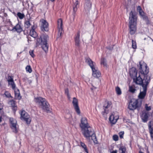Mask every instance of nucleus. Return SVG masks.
<instances>
[{"label":"nucleus","instance_id":"obj_1","mask_svg":"<svg viewBox=\"0 0 153 153\" xmlns=\"http://www.w3.org/2000/svg\"><path fill=\"white\" fill-rule=\"evenodd\" d=\"M129 33L132 35L135 33L137 30V17L135 12L131 11L129 13Z\"/></svg>","mask_w":153,"mask_h":153},{"label":"nucleus","instance_id":"obj_2","mask_svg":"<svg viewBox=\"0 0 153 153\" xmlns=\"http://www.w3.org/2000/svg\"><path fill=\"white\" fill-rule=\"evenodd\" d=\"M82 133L84 137L87 139H91L94 143H97V141L94 131L90 126L84 129H82Z\"/></svg>","mask_w":153,"mask_h":153},{"label":"nucleus","instance_id":"obj_3","mask_svg":"<svg viewBox=\"0 0 153 153\" xmlns=\"http://www.w3.org/2000/svg\"><path fill=\"white\" fill-rule=\"evenodd\" d=\"M35 101L42 109L47 113L51 112V109L50 108L49 104L45 99L41 97H37L35 98Z\"/></svg>","mask_w":153,"mask_h":153},{"label":"nucleus","instance_id":"obj_4","mask_svg":"<svg viewBox=\"0 0 153 153\" xmlns=\"http://www.w3.org/2000/svg\"><path fill=\"white\" fill-rule=\"evenodd\" d=\"M49 36L47 34H43L40 37L37 39L36 45H41L42 48L46 52L48 51V45L47 42L49 40Z\"/></svg>","mask_w":153,"mask_h":153},{"label":"nucleus","instance_id":"obj_5","mask_svg":"<svg viewBox=\"0 0 153 153\" xmlns=\"http://www.w3.org/2000/svg\"><path fill=\"white\" fill-rule=\"evenodd\" d=\"M85 62L87 63L91 68L92 72V75L95 77L99 78L101 75V73L94 66L93 62L89 57L85 58Z\"/></svg>","mask_w":153,"mask_h":153},{"label":"nucleus","instance_id":"obj_6","mask_svg":"<svg viewBox=\"0 0 153 153\" xmlns=\"http://www.w3.org/2000/svg\"><path fill=\"white\" fill-rule=\"evenodd\" d=\"M138 68L139 70V72L145 76H147V74L149 72V68L147 64L144 63L141 64L139 62V65H137Z\"/></svg>","mask_w":153,"mask_h":153},{"label":"nucleus","instance_id":"obj_7","mask_svg":"<svg viewBox=\"0 0 153 153\" xmlns=\"http://www.w3.org/2000/svg\"><path fill=\"white\" fill-rule=\"evenodd\" d=\"M150 80V77H148V76H145L143 79L140 77V75H139L138 76H137L135 78L134 80V81L135 82L137 85H141L142 87L143 86H146V80Z\"/></svg>","mask_w":153,"mask_h":153},{"label":"nucleus","instance_id":"obj_8","mask_svg":"<svg viewBox=\"0 0 153 153\" xmlns=\"http://www.w3.org/2000/svg\"><path fill=\"white\" fill-rule=\"evenodd\" d=\"M131 103V101L129 102L128 106V108L131 110H134L137 109L139 111L142 105V102H139L138 100H136L132 103Z\"/></svg>","mask_w":153,"mask_h":153},{"label":"nucleus","instance_id":"obj_9","mask_svg":"<svg viewBox=\"0 0 153 153\" xmlns=\"http://www.w3.org/2000/svg\"><path fill=\"white\" fill-rule=\"evenodd\" d=\"M19 113L21 115L20 118L21 120L25 121L27 124H30V117L28 114L24 110L20 112Z\"/></svg>","mask_w":153,"mask_h":153},{"label":"nucleus","instance_id":"obj_10","mask_svg":"<svg viewBox=\"0 0 153 153\" xmlns=\"http://www.w3.org/2000/svg\"><path fill=\"white\" fill-rule=\"evenodd\" d=\"M146 85L143 86V91H140V92L138 95V97L141 99H143L144 98L146 94L147 91V85H149L150 82V80L146 79Z\"/></svg>","mask_w":153,"mask_h":153},{"label":"nucleus","instance_id":"obj_11","mask_svg":"<svg viewBox=\"0 0 153 153\" xmlns=\"http://www.w3.org/2000/svg\"><path fill=\"white\" fill-rule=\"evenodd\" d=\"M9 121L11 124L10 127L12 130L13 132L15 133H17L18 132L16 127L17 121L13 118H10Z\"/></svg>","mask_w":153,"mask_h":153},{"label":"nucleus","instance_id":"obj_12","mask_svg":"<svg viewBox=\"0 0 153 153\" xmlns=\"http://www.w3.org/2000/svg\"><path fill=\"white\" fill-rule=\"evenodd\" d=\"M41 22V29L42 31H48L49 30L48 24L47 21L44 19L40 20Z\"/></svg>","mask_w":153,"mask_h":153},{"label":"nucleus","instance_id":"obj_13","mask_svg":"<svg viewBox=\"0 0 153 153\" xmlns=\"http://www.w3.org/2000/svg\"><path fill=\"white\" fill-rule=\"evenodd\" d=\"M150 116L149 112H146V111H143L141 115V118L142 122L143 123L147 122L148 120V119Z\"/></svg>","mask_w":153,"mask_h":153},{"label":"nucleus","instance_id":"obj_14","mask_svg":"<svg viewBox=\"0 0 153 153\" xmlns=\"http://www.w3.org/2000/svg\"><path fill=\"white\" fill-rule=\"evenodd\" d=\"M72 103L77 114H80V111L78 105V100L75 97L73 98Z\"/></svg>","mask_w":153,"mask_h":153},{"label":"nucleus","instance_id":"obj_15","mask_svg":"<svg viewBox=\"0 0 153 153\" xmlns=\"http://www.w3.org/2000/svg\"><path fill=\"white\" fill-rule=\"evenodd\" d=\"M58 27L59 29L57 38H59L61 36L63 31L62 30V21L61 19H59L57 21Z\"/></svg>","mask_w":153,"mask_h":153},{"label":"nucleus","instance_id":"obj_16","mask_svg":"<svg viewBox=\"0 0 153 153\" xmlns=\"http://www.w3.org/2000/svg\"><path fill=\"white\" fill-rule=\"evenodd\" d=\"M81 123L80 124V126L82 129L90 126L86 117H82L81 119Z\"/></svg>","mask_w":153,"mask_h":153},{"label":"nucleus","instance_id":"obj_17","mask_svg":"<svg viewBox=\"0 0 153 153\" xmlns=\"http://www.w3.org/2000/svg\"><path fill=\"white\" fill-rule=\"evenodd\" d=\"M148 126L151 138L153 141V121L151 120L149 122Z\"/></svg>","mask_w":153,"mask_h":153},{"label":"nucleus","instance_id":"obj_18","mask_svg":"<svg viewBox=\"0 0 153 153\" xmlns=\"http://www.w3.org/2000/svg\"><path fill=\"white\" fill-rule=\"evenodd\" d=\"M11 30H14V31H16L18 33H20L22 31L24 32L25 31L23 30L20 24L19 23H18Z\"/></svg>","mask_w":153,"mask_h":153},{"label":"nucleus","instance_id":"obj_19","mask_svg":"<svg viewBox=\"0 0 153 153\" xmlns=\"http://www.w3.org/2000/svg\"><path fill=\"white\" fill-rule=\"evenodd\" d=\"M137 71L135 68H132L130 71V75L131 77L134 80L135 78L137 76Z\"/></svg>","mask_w":153,"mask_h":153},{"label":"nucleus","instance_id":"obj_20","mask_svg":"<svg viewBox=\"0 0 153 153\" xmlns=\"http://www.w3.org/2000/svg\"><path fill=\"white\" fill-rule=\"evenodd\" d=\"M74 41L75 42V45L78 47L79 48L80 46V32L79 31L77 32L76 35L74 38Z\"/></svg>","mask_w":153,"mask_h":153},{"label":"nucleus","instance_id":"obj_21","mask_svg":"<svg viewBox=\"0 0 153 153\" xmlns=\"http://www.w3.org/2000/svg\"><path fill=\"white\" fill-rule=\"evenodd\" d=\"M85 10L89 11L91 9V3L90 0H86L85 4Z\"/></svg>","mask_w":153,"mask_h":153},{"label":"nucleus","instance_id":"obj_22","mask_svg":"<svg viewBox=\"0 0 153 153\" xmlns=\"http://www.w3.org/2000/svg\"><path fill=\"white\" fill-rule=\"evenodd\" d=\"M34 25L32 26L31 29L30 30V35L31 36H32L34 38H35L37 36V33L35 31L34 28Z\"/></svg>","mask_w":153,"mask_h":153},{"label":"nucleus","instance_id":"obj_23","mask_svg":"<svg viewBox=\"0 0 153 153\" xmlns=\"http://www.w3.org/2000/svg\"><path fill=\"white\" fill-rule=\"evenodd\" d=\"M109 120L110 122L113 124H115L117 121V119H114V116L113 114L110 116Z\"/></svg>","mask_w":153,"mask_h":153},{"label":"nucleus","instance_id":"obj_24","mask_svg":"<svg viewBox=\"0 0 153 153\" xmlns=\"http://www.w3.org/2000/svg\"><path fill=\"white\" fill-rule=\"evenodd\" d=\"M120 153H126V148L124 146H120L119 149Z\"/></svg>","mask_w":153,"mask_h":153},{"label":"nucleus","instance_id":"obj_25","mask_svg":"<svg viewBox=\"0 0 153 153\" xmlns=\"http://www.w3.org/2000/svg\"><path fill=\"white\" fill-rule=\"evenodd\" d=\"M24 24L25 27L26 28H28L31 25L30 23V20L29 19L25 22Z\"/></svg>","mask_w":153,"mask_h":153},{"label":"nucleus","instance_id":"obj_26","mask_svg":"<svg viewBox=\"0 0 153 153\" xmlns=\"http://www.w3.org/2000/svg\"><path fill=\"white\" fill-rule=\"evenodd\" d=\"M80 143L81 146L84 149L85 151L87 153H88L87 146L85 144L82 142H81Z\"/></svg>","mask_w":153,"mask_h":153},{"label":"nucleus","instance_id":"obj_27","mask_svg":"<svg viewBox=\"0 0 153 153\" xmlns=\"http://www.w3.org/2000/svg\"><path fill=\"white\" fill-rule=\"evenodd\" d=\"M77 10V8L76 7H73V12L72 15L73 16V20L74 21L75 17L76 15V12Z\"/></svg>","mask_w":153,"mask_h":153},{"label":"nucleus","instance_id":"obj_28","mask_svg":"<svg viewBox=\"0 0 153 153\" xmlns=\"http://www.w3.org/2000/svg\"><path fill=\"white\" fill-rule=\"evenodd\" d=\"M17 16L21 19H22L25 17V15L24 13H22L20 12H18L17 14Z\"/></svg>","mask_w":153,"mask_h":153},{"label":"nucleus","instance_id":"obj_29","mask_svg":"<svg viewBox=\"0 0 153 153\" xmlns=\"http://www.w3.org/2000/svg\"><path fill=\"white\" fill-rule=\"evenodd\" d=\"M8 104L11 105V107H12L16 105V102L15 101L13 100H11L8 102Z\"/></svg>","mask_w":153,"mask_h":153},{"label":"nucleus","instance_id":"obj_30","mask_svg":"<svg viewBox=\"0 0 153 153\" xmlns=\"http://www.w3.org/2000/svg\"><path fill=\"white\" fill-rule=\"evenodd\" d=\"M145 110H143V111H146V112H149L152 109V108L151 106H148V105L147 104H146L145 105Z\"/></svg>","mask_w":153,"mask_h":153},{"label":"nucleus","instance_id":"obj_31","mask_svg":"<svg viewBox=\"0 0 153 153\" xmlns=\"http://www.w3.org/2000/svg\"><path fill=\"white\" fill-rule=\"evenodd\" d=\"M117 94L120 95L121 94L122 92L121 90L118 86H117L115 88Z\"/></svg>","mask_w":153,"mask_h":153},{"label":"nucleus","instance_id":"obj_32","mask_svg":"<svg viewBox=\"0 0 153 153\" xmlns=\"http://www.w3.org/2000/svg\"><path fill=\"white\" fill-rule=\"evenodd\" d=\"M7 81L8 82L9 85H10V82L14 81L13 79V76H9V75H8Z\"/></svg>","mask_w":153,"mask_h":153},{"label":"nucleus","instance_id":"obj_33","mask_svg":"<svg viewBox=\"0 0 153 153\" xmlns=\"http://www.w3.org/2000/svg\"><path fill=\"white\" fill-rule=\"evenodd\" d=\"M132 47L133 48L136 49L137 48V44L135 41L132 40Z\"/></svg>","mask_w":153,"mask_h":153},{"label":"nucleus","instance_id":"obj_34","mask_svg":"<svg viewBox=\"0 0 153 153\" xmlns=\"http://www.w3.org/2000/svg\"><path fill=\"white\" fill-rule=\"evenodd\" d=\"M26 70L29 73H31L32 72V68L30 65H27L26 67Z\"/></svg>","mask_w":153,"mask_h":153},{"label":"nucleus","instance_id":"obj_35","mask_svg":"<svg viewBox=\"0 0 153 153\" xmlns=\"http://www.w3.org/2000/svg\"><path fill=\"white\" fill-rule=\"evenodd\" d=\"M105 59L104 58H102L101 59V64L102 65H103L104 66H106V63Z\"/></svg>","mask_w":153,"mask_h":153},{"label":"nucleus","instance_id":"obj_36","mask_svg":"<svg viewBox=\"0 0 153 153\" xmlns=\"http://www.w3.org/2000/svg\"><path fill=\"white\" fill-rule=\"evenodd\" d=\"M4 94L5 95V96L7 98H13V97L11 96L10 94L8 91H5Z\"/></svg>","mask_w":153,"mask_h":153},{"label":"nucleus","instance_id":"obj_37","mask_svg":"<svg viewBox=\"0 0 153 153\" xmlns=\"http://www.w3.org/2000/svg\"><path fill=\"white\" fill-rule=\"evenodd\" d=\"M136 90L132 86L129 87V91L132 93H134L135 92Z\"/></svg>","mask_w":153,"mask_h":153},{"label":"nucleus","instance_id":"obj_38","mask_svg":"<svg viewBox=\"0 0 153 153\" xmlns=\"http://www.w3.org/2000/svg\"><path fill=\"white\" fill-rule=\"evenodd\" d=\"M112 138L113 140L115 141H117L118 140V136L116 134L113 135Z\"/></svg>","mask_w":153,"mask_h":153},{"label":"nucleus","instance_id":"obj_39","mask_svg":"<svg viewBox=\"0 0 153 153\" xmlns=\"http://www.w3.org/2000/svg\"><path fill=\"white\" fill-rule=\"evenodd\" d=\"M10 85H11L12 89L15 90L16 89V85L14 81L10 82Z\"/></svg>","mask_w":153,"mask_h":153},{"label":"nucleus","instance_id":"obj_40","mask_svg":"<svg viewBox=\"0 0 153 153\" xmlns=\"http://www.w3.org/2000/svg\"><path fill=\"white\" fill-rule=\"evenodd\" d=\"M15 96L16 97V98L19 100H20L21 98V97L20 96V93H15Z\"/></svg>","mask_w":153,"mask_h":153},{"label":"nucleus","instance_id":"obj_41","mask_svg":"<svg viewBox=\"0 0 153 153\" xmlns=\"http://www.w3.org/2000/svg\"><path fill=\"white\" fill-rule=\"evenodd\" d=\"M124 134V132L123 131H120L119 132V134L120 137L121 139H122V138H123Z\"/></svg>","mask_w":153,"mask_h":153},{"label":"nucleus","instance_id":"obj_42","mask_svg":"<svg viewBox=\"0 0 153 153\" xmlns=\"http://www.w3.org/2000/svg\"><path fill=\"white\" fill-rule=\"evenodd\" d=\"M29 53L30 55L33 58L35 56V55L33 53V50H30Z\"/></svg>","mask_w":153,"mask_h":153},{"label":"nucleus","instance_id":"obj_43","mask_svg":"<svg viewBox=\"0 0 153 153\" xmlns=\"http://www.w3.org/2000/svg\"><path fill=\"white\" fill-rule=\"evenodd\" d=\"M137 11L140 12H141L142 11V9L141 7L140 6H138L137 7Z\"/></svg>","mask_w":153,"mask_h":153},{"label":"nucleus","instance_id":"obj_44","mask_svg":"<svg viewBox=\"0 0 153 153\" xmlns=\"http://www.w3.org/2000/svg\"><path fill=\"white\" fill-rule=\"evenodd\" d=\"M12 107V109L14 111V112H15L16 111L17 109V106L15 105Z\"/></svg>","mask_w":153,"mask_h":153},{"label":"nucleus","instance_id":"obj_45","mask_svg":"<svg viewBox=\"0 0 153 153\" xmlns=\"http://www.w3.org/2000/svg\"><path fill=\"white\" fill-rule=\"evenodd\" d=\"M141 17L145 21L148 18V17L145 15H143V16H142Z\"/></svg>","mask_w":153,"mask_h":153},{"label":"nucleus","instance_id":"obj_46","mask_svg":"<svg viewBox=\"0 0 153 153\" xmlns=\"http://www.w3.org/2000/svg\"><path fill=\"white\" fill-rule=\"evenodd\" d=\"M78 1L77 0H75V2L74 4L73 7H76L77 5L78 4Z\"/></svg>","mask_w":153,"mask_h":153},{"label":"nucleus","instance_id":"obj_47","mask_svg":"<svg viewBox=\"0 0 153 153\" xmlns=\"http://www.w3.org/2000/svg\"><path fill=\"white\" fill-rule=\"evenodd\" d=\"M140 15L141 16H142L143 15H145L144 12L142 10L141 12H139Z\"/></svg>","mask_w":153,"mask_h":153},{"label":"nucleus","instance_id":"obj_48","mask_svg":"<svg viewBox=\"0 0 153 153\" xmlns=\"http://www.w3.org/2000/svg\"><path fill=\"white\" fill-rule=\"evenodd\" d=\"M14 90L15 94V93H20L19 91V89H17V88H16Z\"/></svg>","mask_w":153,"mask_h":153},{"label":"nucleus","instance_id":"obj_49","mask_svg":"<svg viewBox=\"0 0 153 153\" xmlns=\"http://www.w3.org/2000/svg\"><path fill=\"white\" fill-rule=\"evenodd\" d=\"M65 93L67 94L68 95L69 94V90L68 88H66L65 90Z\"/></svg>","mask_w":153,"mask_h":153},{"label":"nucleus","instance_id":"obj_50","mask_svg":"<svg viewBox=\"0 0 153 153\" xmlns=\"http://www.w3.org/2000/svg\"><path fill=\"white\" fill-rule=\"evenodd\" d=\"M145 21L147 25H149L150 24V22H149V20L148 19V18L146 20H145Z\"/></svg>","mask_w":153,"mask_h":153},{"label":"nucleus","instance_id":"obj_51","mask_svg":"<svg viewBox=\"0 0 153 153\" xmlns=\"http://www.w3.org/2000/svg\"><path fill=\"white\" fill-rule=\"evenodd\" d=\"M111 102L110 101H108L107 102V105H108V106L110 107L111 105Z\"/></svg>","mask_w":153,"mask_h":153},{"label":"nucleus","instance_id":"obj_52","mask_svg":"<svg viewBox=\"0 0 153 153\" xmlns=\"http://www.w3.org/2000/svg\"><path fill=\"white\" fill-rule=\"evenodd\" d=\"M111 153H117V150H115L114 151H113L111 152Z\"/></svg>","mask_w":153,"mask_h":153},{"label":"nucleus","instance_id":"obj_53","mask_svg":"<svg viewBox=\"0 0 153 153\" xmlns=\"http://www.w3.org/2000/svg\"><path fill=\"white\" fill-rule=\"evenodd\" d=\"M104 107H105V108H108L109 107L108 105H107L106 106L104 105Z\"/></svg>","mask_w":153,"mask_h":153},{"label":"nucleus","instance_id":"obj_54","mask_svg":"<svg viewBox=\"0 0 153 153\" xmlns=\"http://www.w3.org/2000/svg\"><path fill=\"white\" fill-rule=\"evenodd\" d=\"M107 48L109 50H112V49L110 47H107Z\"/></svg>","mask_w":153,"mask_h":153},{"label":"nucleus","instance_id":"obj_55","mask_svg":"<svg viewBox=\"0 0 153 153\" xmlns=\"http://www.w3.org/2000/svg\"><path fill=\"white\" fill-rule=\"evenodd\" d=\"M107 111H107V110H105V109L104 111V112L105 113H106V114H107Z\"/></svg>","mask_w":153,"mask_h":153},{"label":"nucleus","instance_id":"obj_56","mask_svg":"<svg viewBox=\"0 0 153 153\" xmlns=\"http://www.w3.org/2000/svg\"><path fill=\"white\" fill-rule=\"evenodd\" d=\"M2 117H1L0 116V123L1 122H2Z\"/></svg>","mask_w":153,"mask_h":153},{"label":"nucleus","instance_id":"obj_57","mask_svg":"<svg viewBox=\"0 0 153 153\" xmlns=\"http://www.w3.org/2000/svg\"><path fill=\"white\" fill-rule=\"evenodd\" d=\"M52 2L54 1L55 0H50Z\"/></svg>","mask_w":153,"mask_h":153},{"label":"nucleus","instance_id":"obj_58","mask_svg":"<svg viewBox=\"0 0 153 153\" xmlns=\"http://www.w3.org/2000/svg\"><path fill=\"white\" fill-rule=\"evenodd\" d=\"M139 153H143V152H141V151H140L139 152Z\"/></svg>","mask_w":153,"mask_h":153},{"label":"nucleus","instance_id":"obj_59","mask_svg":"<svg viewBox=\"0 0 153 153\" xmlns=\"http://www.w3.org/2000/svg\"><path fill=\"white\" fill-rule=\"evenodd\" d=\"M68 115H69L70 117H71V115L70 114H69Z\"/></svg>","mask_w":153,"mask_h":153},{"label":"nucleus","instance_id":"obj_60","mask_svg":"<svg viewBox=\"0 0 153 153\" xmlns=\"http://www.w3.org/2000/svg\"><path fill=\"white\" fill-rule=\"evenodd\" d=\"M1 109V108H0V111Z\"/></svg>","mask_w":153,"mask_h":153},{"label":"nucleus","instance_id":"obj_61","mask_svg":"<svg viewBox=\"0 0 153 153\" xmlns=\"http://www.w3.org/2000/svg\"><path fill=\"white\" fill-rule=\"evenodd\" d=\"M7 16V14H6V15H5V16Z\"/></svg>","mask_w":153,"mask_h":153},{"label":"nucleus","instance_id":"obj_62","mask_svg":"<svg viewBox=\"0 0 153 153\" xmlns=\"http://www.w3.org/2000/svg\"><path fill=\"white\" fill-rule=\"evenodd\" d=\"M7 16V14H6V15H5V16Z\"/></svg>","mask_w":153,"mask_h":153},{"label":"nucleus","instance_id":"obj_63","mask_svg":"<svg viewBox=\"0 0 153 153\" xmlns=\"http://www.w3.org/2000/svg\"><path fill=\"white\" fill-rule=\"evenodd\" d=\"M80 153H82V152H80Z\"/></svg>","mask_w":153,"mask_h":153}]
</instances>
